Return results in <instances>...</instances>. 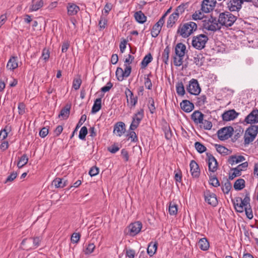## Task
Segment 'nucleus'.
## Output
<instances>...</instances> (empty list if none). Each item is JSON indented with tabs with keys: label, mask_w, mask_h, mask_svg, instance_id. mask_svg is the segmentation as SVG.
Segmentation results:
<instances>
[{
	"label": "nucleus",
	"mask_w": 258,
	"mask_h": 258,
	"mask_svg": "<svg viewBox=\"0 0 258 258\" xmlns=\"http://www.w3.org/2000/svg\"><path fill=\"white\" fill-rule=\"evenodd\" d=\"M236 19L237 17L230 12H225L219 14L218 21L220 26L228 27L231 26Z\"/></svg>",
	"instance_id": "nucleus-1"
},
{
	"label": "nucleus",
	"mask_w": 258,
	"mask_h": 258,
	"mask_svg": "<svg viewBox=\"0 0 258 258\" xmlns=\"http://www.w3.org/2000/svg\"><path fill=\"white\" fill-rule=\"evenodd\" d=\"M197 29V25L194 22H188L179 26L178 33L183 38H187Z\"/></svg>",
	"instance_id": "nucleus-2"
},
{
	"label": "nucleus",
	"mask_w": 258,
	"mask_h": 258,
	"mask_svg": "<svg viewBox=\"0 0 258 258\" xmlns=\"http://www.w3.org/2000/svg\"><path fill=\"white\" fill-rule=\"evenodd\" d=\"M186 46L182 43H177L175 47V56L174 57V64L175 66L179 67L183 63V59L185 55Z\"/></svg>",
	"instance_id": "nucleus-3"
},
{
	"label": "nucleus",
	"mask_w": 258,
	"mask_h": 258,
	"mask_svg": "<svg viewBox=\"0 0 258 258\" xmlns=\"http://www.w3.org/2000/svg\"><path fill=\"white\" fill-rule=\"evenodd\" d=\"M203 27L204 29L212 31H215L221 28L218 21L212 17L203 21Z\"/></svg>",
	"instance_id": "nucleus-4"
},
{
	"label": "nucleus",
	"mask_w": 258,
	"mask_h": 258,
	"mask_svg": "<svg viewBox=\"0 0 258 258\" xmlns=\"http://www.w3.org/2000/svg\"><path fill=\"white\" fill-rule=\"evenodd\" d=\"M208 40L207 36L205 34H200L193 37L192 45L194 48L201 50L205 47Z\"/></svg>",
	"instance_id": "nucleus-5"
},
{
	"label": "nucleus",
	"mask_w": 258,
	"mask_h": 258,
	"mask_svg": "<svg viewBox=\"0 0 258 258\" xmlns=\"http://www.w3.org/2000/svg\"><path fill=\"white\" fill-rule=\"evenodd\" d=\"M249 201L250 199L247 196H245L243 199L237 198L234 203L235 209L238 212H243L245 208L249 206Z\"/></svg>",
	"instance_id": "nucleus-6"
},
{
	"label": "nucleus",
	"mask_w": 258,
	"mask_h": 258,
	"mask_svg": "<svg viewBox=\"0 0 258 258\" xmlns=\"http://www.w3.org/2000/svg\"><path fill=\"white\" fill-rule=\"evenodd\" d=\"M258 127L256 125H252L248 127L244 134V142L249 144L252 142L257 135Z\"/></svg>",
	"instance_id": "nucleus-7"
},
{
	"label": "nucleus",
	"mask_w": 258,
	"mask_h": 258,
	"mask_svg": "<svg viewBox=\"0 0 258 258\" xmlns=\"http://www.w3.org/2000/svg\"><path fill=\"white\" fill-rule=\"evenodd\" d=\"M186 90L191 95H199L201 91V89L198 80L195 79H191L186 87Z\"/></svg>",
	"instance_id": "nucleus-8"
},
{
	"label": "nucleus",
	"mask_w": 258,
	"mask_h": 258,
	"mask_svg": "<svg viewBox=\"0 0 258 258\" xmlns=\"http://www.w3.org/2000/svg\"><path fill=\"white\" fill-rule=\"evenodd\" d=\"M127 105L130 109L134 108L138 102V97L134 96L133 93L128 89L125 90Z\"/></svg>",
	"instance_id": "nucleus-9"
},
{
	"label": "nucleus",
	"mask_w": 258,
	"mask_h": 258,
	"mask_svg": "<svg viewBox=\"0 0 258 258\" xmlns=\"http://www.w3.org/2000/svg\"><path fill=\"white\" fill-rule=\"evenodd\" d=\"M233 132L231 126L223 127L218 131V136L221 141L226 140L230 138Z\"/></svg>",
	"instance_id": "nucleus-10"
},
{
	"label": "nucleus",
	"mask_w": 258,
	"mask_h": 258,
	"mask_svg": "<svg viewBox=\"0 0 258 258\" xmlns=\"http://www.w3.org/2000/svg\"><path fill=\"white\" fill-rule=\"evenodd\" d=\"M142 224L139 221H137L131 224L127 227L128 233L130 236H134L138 234L141 230Z\"/></svg>",
	"instance_id": "nucleus-11"
},
{
	"label": "nucleus",
	"mask_w": 258,
	"mask_h": 258,
	"mask_svg": "<svg viewBox=\"0 0 258 258\" xmlns=\"http://www.w3.org/2000/svg\"><path fill=\"white\" fill-rule=\"evenodd\" d=\"M205 201L212 206H216L218 204V200L215 194L207 190L204 194Z\"/></svg>",
	"instance_id": "nucleus-12"
},
{
	"label": "nucleus",
	"mask_w": 258,
	"mask_h": 258,
	"mask_svg": "<svg viewBox=\"0 0 258 258\" xmlns=\"http://www.w3.org/2000/svg\"><path fill=\"white\" fill-rule=\"evenodd\" d=\"M216 2L215 0H204L202 4V11L208 13L212 11L215 7Z\"/></svg>",
	"instance_id": "nucleus-13"
},
{
	"label": "nucleus",
	"mask_w": 258,
	"mask_h": 258,
	"mask_svg": "<svg viewBox=\"0 0 258 258\" xmlns=\"http://www.w3.org/2000/svg\"><path fill=\"white\" fill-rule=\"evenodd\" d=\"M242 2L241 0H229L227 3L228 9L231 12L238 11L242 7Z\"/></svg>",
	"instance_id": "nucleus-14"
},
{
	"label": "nucleus",
	"mask_w": 258,
	"mask_h": 258,
	"mask_svg": "<svg viewBox=\"0 0 258 258\" xmlns=\"http://www.w3.org/2000/svg\"><path fill=\"white\" fill-rule=\"evenodd\" d=\"M244 121L249 124L258 123V109L253 110L245 117Z\"/></svg>",
	"instance_id": "nucleus-15"
},
{
	"label": "nucleus",
	"mask_w": 258,
	"mask_h": 258,
	"mask_svg": "<svg viewBox=\"0 0 258 258\" xmlns=\"http://www.w3.org/2000/svg\"><path fill=\"white\" fill-rule=\"evenodd\" d=\"M238 115L235 110L231 109L224 112L222 114L223 120L228 121L235 119Z\"/></svg>",
	"instance_id": "nucleus-16"
},
{
	"label": "nucleus",
	"mask_w": 258,
	"mask_h": 258,
	"mask_svg": "<svg viewBox=\"0 0 258 258\" xmlns=\"http://www.w3.org/2000/svg\"><path fill=\"white\" fill-rule=\"evenodd\" d=\"M125 124L122 122L116 123L114 126L113 133L118 137H121L125 132Z\"/></svg>",
	"instance_id": "nucleus-17"
},
{
	"label": "nucleus",
	"mask_w": 258,
	"mask_h": 258,
	"mask_svg": "<svg viewBox=\"0 0 258 258\" xmlns=\"http://www.w3.org/2000/svg\"><path fill=\"white\" fill-rule=\"evenodd\" d=\"M204 115L199 111H195L191 115V118L195 124H200L203 122Z\"/></svg>",
	"instance_id": "nucleus-18"
},
{
	"label": "nucleus",
	"mask_w": 258,
	"mask_h": 258,
	"mask_svg": "<svg viewBox=\"0 0 258 258\" xmlns=\"http://www.w3.org/2000/svg\"><path fill=\"white\" fill-rule=\"evenodd\" d=\"M208 166L209 170L211 172H214L217 169L218 163L215 158L212 155H208Z\"/></svg>",
	"instance_id": "nucleus-19"
},
{
	"label": "nucleus",
	"mask_w": 258,
	"mask_h": 258,
	"mask_svg": "<svg viewBox=\"0 0 258 258\" xmlns=\"http://www.w3.org/2000/svg\"><path fill=\"white\" fill-rule=\"evenodd\" d=\"M245 160V158L243 156L241 155H233L229 157L228 162L229 164L233 166L237 164L240 162H242Z\"/></svg>",
	"instance_id": "nucleus-20"
},
{
	"label": "nucleus",
	"mask_w": 258,
	"mask_h": 258,
	"mask_svg": "<svg viewBox=\"0 0 258 258\" xmlns=\"http://www.w3.org/2000/svg\"><path fill=\"white\" fill-rule=\"evenodd\" d=\"M180 107L184 111L190 112L194 109V105L189 101L184 100L180 103Z\"/></svg>",
	"instance_id": "nucleus-21"
},
{
	"label": "nucleus",
	"mask_w": 258,
	"mask_h": 258,
	"mask_svg": "<svg viewBox=\"0 0 258 258\" xmlns=\"http://www.w3.org/2000/svg\"><path fill=\"white\" fill-rule=\"evenodd\" d=\"M68 14L74 16L80 11V8L74 3H69L67 6Z\"/></svg>",
	"instance_id": "nucleus-22"
},
{
	"label": "nucleus",
	"mask_w": 258,
	"mask_h": 258,
	"mask_svg": "<svg viewBox=\"0 0 258 258\" xmlns=\"http://www.w3.org/2000/svg\"><path fill=\"white\" fill-rule=\"evenodd\" d=\"M68 184V180L63 178H56L52 181V185L57 188H63Z\"/></svg>",
	"instance_id": "nucleus-23"
},
{
	"label": "nucleus",
	"mask_w": 258,
	"mask_h": 258,
	"mask_svg": "<svg viewBox=\"0 0 258 258\" xmlns=\"http://www.w3.org/2000/svg\"><path fill=\"white\" fill-rule=\"evenodd\" d=\"M190 172L193 177H197L200 174V169L198 164L194 160L191 161L190 163Z\"/></svg>",
	"instance_id": "nucleus-24"
},
{
	"label": "nucleus",
	"mask_w": 258,
	"mask_h": 258,
	"mask_svg": "<svg viewBox=\"0 0 258 258\" xmlns=\"http://www.w3.org/2000/svg\"><path fill=\"white\" fill-rule=\"evenodd\" d=\"M44 4L43 1L42 0H40L38 1H35V0H33L32 2V4L29 7V12H34L38 10L40 8L43 7Z\"/></svg>",
	"instance_id": "nucleus-25"
},
{
	"label": "nucleus",
	"mask_w": 258,
	"mask_h": 258,
	"mask_svg": "<svg viewBox=\"0 0 258 258\" xmlns=\"http://www.w3.org/2000/svg\"><path fill=\"white\" fill-rule=\"evenodd\" d=\"M199 248L204 251L207 250L210 246L209 242L206 238H202L199 239L198 242Z\"/></svg>",
	"instance_id": "nucleus-26"
},
{
	"label": "nucleus",
	"mask_w": 258,
	"mask_h": 258,
	"mask_svg": "<svg viewBox=\"0 0 258 258\" xmlns=\"http://www.w3.org/2000/svg\"><path fill=\"white\" fill-rule=\"evenodd\" d=\"M18 58L17 57H12L8 61L7 68L10 70H13L18 67Z\"/></svg>",
	"instance_id": "nucleus-27"
},
{
	"label": "nucleus",
	"mask_w": 258,
	"mask_h": 258,
	"mask_svg": "<svg viewBox=\"0 0 258 258\" xmlns=\"http://www.w3.org/2000/svg\"><path fill=\"white\" fill-rule=\"evenodd\" d=\"M157 242H151L147 248V253L150 256H153L156 252L157 249Z\"/></svg>",
	"instance_id": "nucleus-28"
},
{
	"label": "nucleus",
	"mask_w": 258,
	"mask_h": 258,
	"mask_svg": "<svg viewBox=\"0 0 258 258\" xmlns=\"http://www.w3.org/2000/svg\"><path fill=\"white\" fill-rule=\"evenodd\" d=\"M179 17V16H178V14L173 12L168 18L167 22V27L168 28L172 27L175 23L177 21Z\"/></svg>",
	"instance_id": "nucleus-29"
},
{
	"label": "nucleus",
	"mask_w": 258,
	"mask_h": 258,
	"mask_svg": "<svg viewBox=\"0 0 258 258\" xmlns=\"http://www.w3.org/2000/svg\"><path fill=\"white\" fill-rule=\"evenodd\" d=\"M134 17L136 20L139 23L143 24L146 21V17L141 11L136 12Z\"/></svg>",
	"instance_id": "nucleus-30"
},
{
	"label": "nucleus",
	"mask_w": 258,
	"mask_h": 258,
	"mask_svg": "<svg viewBox=\"0 0 258 258\" xmlns=\"http://www.w3.org/2000/svg\"><path fill=\"white\" fill-rule=\"evenodd\" d=\"M144 116V111L143 109H139L137 112L134 114L132 117L133 119L140 123L141 120Z\"/></svg>",
	"instance_id": "nucleus-31"
},
{
	"label": "nucleus",
	"mask_w": 258,
	"mask_h": 258,
	"mask_svg": "<svg viewBox=\"0 0 258 258\" xmlns=\"http://www.w3.org/2000/svg\"><path fill=\"white\" fill-rule=\"evenodd\" d=\"M101 99L97 98L94 101V104L92 108L91 112L92 113H96L101 109Z\"/></svg>",
	"instance_id": "nucleus-32"
},
{
	"label": "nucleus",
	"mask_w": 258,
	"mask_h": 258,
	"mask_svg": "<svg viewBox=\"0 0 258 258\" xmlns=\"http://www.w3.org/2000/svg\"><path fill=\"white\" fill-rule=\"evenodd\" d=\"M170 51V47H169V46H167L164 49L163 52L162 53V60L166 64L168 63Z\"/></svg>",
	"instance_id": "nucleus-33"
},
{
	"label": "nucleus",
	"mask_w": 258,
	"mask_h": 258,
	"mask_svg": "<svg viewBox=\"0 0 258 258\" xmlns=\"http://www.w3.org/2000/svg\"><path fill=\"white\" fill-rule=\"evenodd\" d=\"M70 106L68 105H66L61 109L60 114H59V117H62L63 119H67L70 114Z\"/></svg>",
	"instance_id": "nucleus-34"
},
{
	"label": "nucleus",
	"mask_w": 258,
	"mask_h": 258,
	"mask_svg": "<svg viewBox=\"0 0 258 258\" xmlns=\"http://www.w3.org/2000/svg\"><path fill=\"white\" fill-rule=\"evenodd\" d=\"M153 59L151 53L146 55L141 62L142 68H145L148 64L151 62Z\"/></svg>",
	"instance_id": "nucleus-35"
},
{
	"label": "nucleus",
	"mask_w": 258,
	"mask_h": 258,
	"mask_svg": "<svg viewBox=\"0 0 258 258\" xmlns=\"http://www.w3.org/2000/svg\"><path fill=\"white\" fill-rule=\"evenodd\" d=\"M204 61V57L203 54L199 53L196 55L194 57V62L198 66L203 65Z\"/></svg>",
	"instance_id": "nucleus-36"
},
{
	"label": "nucleus",
	"mask_w": 258,
	"mask_h": 258,
	"mask_svg": "<svg viewBox=\"0 0 258 258\" xmlns=\"http://www.w3.org/2000/svg\"><path fill=\"white\" fill-rule=\"evenodd\" d=\"M176 91L179 96H183L185 94V89L183 83L178 82L176 85Z\"/></svg>",
	"instance_id": "nucleus-37"
},
{
	"label": "nucleus",
	"mask_w": 258,
	"mask_h": 258,
	"mask_svg": "<svg viewBox=\"0 0 258 258\" xmlns=\"http://www.w3.org/2000/svg\"><path fill=\"white\" fill-rule=\"evenodd\" d=\"M28 161V158L26 154L23 155L20 158L18 163L17 166L19 168L23 167L25 165Z\"/></svg>",
	"instance_id": "nucleus-38"
},
{
	"label": "nucleus",
	"mask_w": 258,
	"mask_h": 258,
	"mask_svg": "<svg viewBox=\"0 0 258 258\" xmlns=\"http://www.w3.org/2000/svg\"><path fill=\"white\" fill-rule=\"evenodd\" d=\"M245 181L243 179H237L234 184V187L236 190H241L244 187Z\"/></svg>",
	"instance_id": "nucleus-39"
},
{
	"label": "nucleus",
	"mask_w": 258,
	"mask_h": 258,
	"mask_svg": "<svg viewBox=\"0 0 258 258\" xmlns=\"http://www.w3.org/2000/svg\"><path fill=\"white\" fill-rule=\"evenodd\" d=\"M215 146L218 153L224 155H228L229 154V150L225 147L218 144H216Z\"/></svg>",
	"instance_id": "nucleus-40"
},
{
	"label": "nucleus",
	"mask_w": 258,
	"mask_h": 258,
	"mask_svg": "<svg viewBox=\"0 0 258 258\" xmlns=\"http://www.w3.org/2000/svg\"><path fill=\"white\" fill-rule=\"evenodd\" d=\"M177 212V205L172 202H170L169 205V213L171 215H175Z\"/></svg>",
	"instance_id": "nucleus-41"
},
{
	"label": "nucleus",
	"mask_w": 258,
	"mask_h": 258,
	"mask_svg": "<svg viewBox=\"0 0 258 258\" xmlns=\"http://www.w3.org/2000/svg\"><path fill=\"white\" fill-rule=\"evenodd\" d=\"M116 76L119 81H122L124 78H126L124 76L123 69L121 68H118L116 71Z\"/></svg>",
	"instance_id": "nucleus-42"
},
{
	"label": "nucleus",
	"mask_w": 258,
	"mask_h": 258,
	"mask_svg": "<svg viewBox=\"0 0 258 258\" xmlns=\"http://www.w3.org/2000/svg\"><path fill=\"white\" fill-rule=\"evenodd\" d=\"M11 131V127L8 125H6L4 129L1 130V136H3V139H6Z\"/></svg>",
	"instance_id": "nucleus-43"
},
{
	"label": "nucleus",
	"mask_w": 258,
	"mask_h": 258,
	"mask_svg": "<svg viewBox=\"0 0 258 258\" xmlns=\"http://www.w3.org/2000/svg\"><path fill=\"white\" fill-rule=\"evenodd\" d=\"M161 30V27H160L156 25H154L151 31V35L153 37H156L159 34Z\"/></svg>",
	"instance_id": "nucleus-44"
},
{
	"label": "nucleus",
	"mask_w": 258,
	"mask_h": 258,
	"mask_svg": "<svg viewBox=\"0 0 258 258\" xmlns=\"http://www.w3.org/2000/svg\"><path fill=\"white\" fill-rule=\"evenodd\" d=\"M200 124V126L203 127L205 130H210L212 127V123L211 121L207 120H204L203 122Z\"/></svg>",
	"instance_id": "nucleus-45"
},
{
	"label": "nucleus",
	"mask_w": 258,
	"mask_h": 258,
	"mask_svg": "<svg viewBox=\"0 0 258 258\" xmlns=\"http://www.w3.org/2000/svg\"><path fill=\"white\" fill-rule=\"evenodd\" d=\"M195 147L197 151L200 153L204 152L206 150V148L201 143L197 142L195 144Z\"/></svg>",
	"instance_id": "nucleus-46"
},
{
	"label": "nucleus",
	"mask_w": 258,
	"mask_h": 258,
	"mask_svg": "<svg viewBox=\"0 0 258 258\" xmlns=\"http://www.w3.org/2000/svg\"><path fill=\"white\" fill-rule=\"evenodd\" d=\"M186 8V4H181L177 7L175 11L174 12L178 14V16H179L184 12Z\"/></svg>",
	"instance_id": "nucleus-47"
},
{
	"label": "nucleus",
	"mask_w": 258,
	"mask_h": 258,
	"mask_svg": "<svg viewBox=\"0 0 258 258\" xmlns=\"http://www.w3.org/2000/svg\"><path fill=\"white\" fill-rule=\"evenodd\" d=\"M88 133L87 128L86 126H83L79 133V137L81 140L85 139L86 136L87 135Z\"/></svg>",
	"instance_id": "nucleus-48"
},
{
	"label": "nucleus",
	"mask_w": 258,
	"mask_h": 258,
	"mask_svg": "<svg viewBox=\"0 0 258 258\" xmlns=\"http://www.w3.org/2000/svg\"><path fill=\"white\" fill-rule=\"evenodd\" d=\"M124 68L123 70L124 76L127 78L130 76L131 73L132 68L131 66L128 64H124Z\"/></svg>",
	"instance_id": "nucleus-49"
},
{
	"label": "nucleus",
	"mask_w": 258,
	"mask_h": 258,
	"mask_svg": "<svg viewBox=\"0 0 258 258\" xmlns=\"http://www.w3.org/2000/svg\"><path fill=\"white\" fill-rule=\"evenodd\" d=\"M106 24H107V19H106L105 16H102L100 17V20L99 22V26L100 29L105 28Z\"/></svg>",
	"instance_id": "nucleus-50"
},
{
	"label": "nucleus",
	"mask_w": 258,
	"mask_h": 258,
	"mask_svg": "<svg viewBox=\"0 0 258 258\" xmlns=\"http://www.w3.org/2000/svg\"><path fill=\"white\" fill-rule=\"evenodd\" d=\"M127 136L129 139H131V142H137L138 141L137 136L134 131H131Z\"/></svg>",
	"instance_id": "nucleus-51"
},
{
	"label": "nucleus",
	"mask_w": 258,
	"mask_h": 258,
	"mask_svg": "<svg viewBox=\"0 0 258 258\" xmlns=\"http://www.w3.org/2000/svg\"><path fill=\"white\" fill-rule=\"evenodd\" d=\"M151 76V74L148 75L147 78H145V85L147 89L149 90L152 89V83L150 79L149 78V76Z\"/></svg>",
	"instance_id": "nucleus-52"
},
{
	"label": "nucleus",
	"mask_w": 258,
	"mask_h": 258,
	"mask_svg": "<svg viewBox=\"0 0 258 258\" xmlns=\"http://www.w3.org/2000/svg\"><path fill=\"white\" fill-rule=\"evenodd\" d=\"M81 83H82V81H81V79H80V78L75 79L74 80L73 83V87L74 88V89L76 90H78L80 87Z\"/></svg>",
	"instance_id": "nucleus-53"
},
{
	"label": "nucleus",
	"mask_w": 258,
	"mask_h": 258,
	"mask_svg": "<svg viewBox=\"0 0 258 258\" xmlns=\"http://www.w3.org/2000/svg\"><path fill=\"white\" fill-rule=\"evenodd\" d=\"M81 235L79 233H74L71 237V241L73 243H78L80 239Z\"/></svg>",
	"instance_id": "nucleus-54"
},
{
	"label": "nucleus",
	"mask_w": 258,
	"mask_h": 258,
	"mask_svg": "<svg viewBox=\"0 0 258 258\" xmlns=\"http://www.w3.org/2000/svg\"><path fill=\"white\" fill-rule=\"evenodd\" d=\"M95 247V245L93 243H89L87 245L86 248L85 250L86 254H90L92 253Z\"/></svg>",
	"instance_id": "nucleus-55"
},
{
	"label": "nucleus",
	"mask_w": 258,
	"mask_h": 258,
	"mask_svg": "<svg viewBox=\"0 0 258 258\" xmlns=\"http://www.w3.org/2000/svg\"><path fill=\"white\" fill-rule=\"evenodd\" d=\"M244 211H245V214L249 219H251L253 218L252 211L250 205L248 207L245 208Z\"/></svg>",
	"instance_id": "nucleus-56"
},
{
	"label": "nucleus",
	"mask_w": 258,
	"mask_h": 258,
	"mask_svg": "<svg viewBox=\"0 0 258 258\" xmlns=\"http://www.w3.org/2000/svg\"><path fill=\"white\" fill-rule=\"evenodd\" d=\"M149 109L151 113H153L155 110L154 101L153 99L150 98L149 100Z\"/></svg>",
	"instance_id": "nucleus-57"
},
{
	"label": "nucleus",
	"mask_w": 258,
	"mask_h": 258,
	"mask_svg": "<svg viewBox=\"0 0 258 258\" xmlns=\"http://www.w3.org/2000/svg\"><path fill=\"white\" fill-rule=\"evenodd\" d=\"M231 184L229 182H226L222 187L223 191L225 194H228L231 189Z\"/></svg>",
	"instance_id": "nucleus-58"
},
{
	"label": "nucleus",
	"mask_w": 258,
	"mask_h": 258,
	"mask_svg": "<svg viewBox=\"0 0 258 258\" xmlns=\"http://www.w3.org/2000/svg\"><path fill=\"white\" fill-rule=\"evenodd\" d=\"M17 176V173L13 172L10 175L8 176L5 183H7L8 182L13 181L16 178Z\"/></svg>",
	"instance_id": "nucleus-59"
},
{
	"label": "nucleus",
	"mask_w": 258,
	"mask_h": 258,
	"mask_svg": "<svg viewBox=\"0 0 258 258\" xmlns=\"http://www.w3.org/2000/svg\"><path fill=\"white\" fill-rule=\"evenodd\" d=\"M49 57V52L48 50L44 49L42 51L41 58L45 61H47Z\"/></svg>",
	"instance_id": "nucleus-60"
},
{
	"label": "nucleus",
	"mask_w": 258,
	"mask_h": 258,
	"mask_svg": "<svg viewBox=\"0 0 258 258\" xmlns=\"http://www.w3.org/2000/svg\"><path fill=\"white\" fill-rule=\"evenodd\" d=\"M99 173V168L96 166L92 167L89 172V173L91 176H94L97 175Z\"/></svg>",
	"instance_id": "nucleus-61"
},
{
	"label": "nucleus",
	"mask_w": 258,
	"mask_h": 258,
	"mask_svg": "<svg viewBox=\"0 0 258 258\" xmlns=\"http://www.w3.org/2000/svg\"><path fill=\"white\" fill-rule=\"evenodd\" d=\"M113 85L111 82H108L105 86L101 88V90L102 92L105 93L109 91L112 87Z\"/></svg>",
	"instance_id": "nucleus-62"
},
{
	"label": "nucleus",
	"mask_w": 258,
	"mask_h": 258,
	"mask_svg": "<svg viewBox=\"0 0 258 258\" xmlns=\"http://www.w3.org/2000/svg\"><path fill=\"white\" fill-rule=\"evenodd\" d=\"M112 7V5L110 3H107L103 9V13L105 14V16H107L109 12V11L111 10Z\"/></svg>",
	"instance_id": "nucleus-63"
},
{
	"label": "nucleus",
	"mask_w": 258,
	"mask_h": 258,
	"mask_svg": "<svg viewBox=\"0 0 258 258\" xmlns=\"http://www.w3.org/2000/svg\"><path fill=\"white\" fill-rule=\"evenodd\" d=\"M203 17V14L200 12H196L192 16V19L195 20H201Z\"/></svg>",
	"instance_id": "nucleus-64"
}]
</instances>
